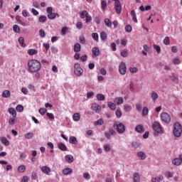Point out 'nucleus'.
Here are the masks:
<instances>
[{
  "label": "nucleus",
  "instance_id": "f257e3e1",
  "mask_svg": "<svg viewBox=\"0 0 182 182\" xmlns=\"http://www.w3.org/2000/svg\"><path fill=\"white\" fill-rule=\"evenodd\" d=\"M27 66L29 73H38V72L42 69V64H41V62L35 59L28 60Z\"/></svg>",
  "mask_w": 182,
  "mask_h": 182
},
{
  "label": "nucleus",
  "instance_id": "f03ea898",
  "mask_svg": "<svg viewBox=\"0 0 182 182\" xmlns=\"http://www.w3.org/2000/svg\"><path fill=\"white\" fill-rule=\"evenodd\" d=\"M173 134L175 137H180L181 136L182 133V128H181V124L178 122H176L173 124Z\"/></svg>",
  "mask_w": 182,
  "mask_h": 182
},
{
  "label": "nucleus",
  "instance_id": "7ed1b4c3",
  "mask_svg": "<svg viewBox=\"0 0 182 182\" xmlns=\"http://www.w3.org/2000/svg\"><path fill=\"white\" fill-rule=\"evenodd\" d=\"M74 73L76 76H82L83 75V69H82L79 63H76L74 65Z\"/></svg>",
  "mask_w": 182,
  "mask_h": 182
},
{
  "label": "nucleus",
  "instance_id": "20e7f679",
  "mask_svg": "<svg viewBox=\"0 0 182 182\" xmlns=\"http://www.w3.org/2000/svg\"><path fill=\"white\" fill-rule=\"evenodd\" d=\"M161 120H162L164 123L168 124L170 122H171V117L167 112H162L161 114Z\"/></svg>",
  "mask_w": 182,
  "mask_h": 182
},
{
  "label": "nucleus",
  "instance_id": "39448f33",
  "mask_svg": "<svg viewBox=\"0 0 182 182\" xmlns=\"http://www.w3.org/2000/svg\"><path fill=\"white\" fill-rule=\"evenodd\" d=\"M114 127H116L117 132L120 134H123L126 131V127H124L123 123L114 124Z\"/></svg>",
  "mask_w": 182,
  "mask_h": 182
},
{
  "label": "nucleus",
  "instance_id": "423d86ee",
  "mask_svg": "<svg viewBox=\"0 0 182 182\" xmlns=\"http://www.w3.org/2000/svg\"><path fill=\"white\" fill-rule=\"evenodd\" d=\"M152 127L154 130L159 134H161L163 130L161 129V124L159 122H154Z\"/></svg>",
  "mask_w": 182,
  "mask_h": 182
},
{
  "label": "nucleus",
  "instance_id": "0eeeda50",
  "mask_svg": "<svg viewBox=\"0 0 182 182\" xmlns=\"http://www.w3.org/2000/svg\"><path fill=\"white\" fill-rule=\"evenodd\" d=\"M127 70V68L126 67V63L122 62L119 67V72L121 75H126V72Z\"/></svg>",
  "mask_w": 182,
  "mask_h": 182
},
{
  "label": "nucleus",
  "instance_id": "6e6552de",
  "mask_svg": "<svg viewBox=\"0 0 182 182\" xmlns=\"http://www.w3.org/2000/svg\"><path fill=\"white\" fill-rule=\"evenodd\" d=\"M182 163V154L179 155V158H176L172 160V164L174 166H181Z\"/></svg>",
  "mask_w": 182,
  "mask_h": 182
},
{
  "label": "nucleus",
  "instance_id": "1a4fd4ad",
  "mask_svg": "<svg viewBox=\"0 0 182 182\" xmlns=\"http://www.w3.org/2000/svg\"><path fill=\"white\" fill-rule=\"evenodd\" d=\"M91 110H94L96 113H100V111L102 110V107L96 103H94L91 106Z\"/></svg>",
  "mask_w": 182,
  "mask_h": 182
},
{
  "label": "nucleus",
  "instance_id": "9d476101",
  "mask_svg": "<svg viewBox=\"0 0 182 182\" xmlns=\"http://www.w3.org/2000/svg\"><path fill=\"white\" fill-rule=\"evenodd\" d=\"M92 58H96L100 55V50L97 47H94L92 50Z\"/></svg>",
  "mask_w": 182,
  "mask_h": 182
},
{
  "label": "nucleus",
  "instance_id": "9b49d317",
  "mask_svg": "<svg viewBox=\"0 0 182 182\" xmlns=\"http://www.w3.org/2000/svg\"><path fill=\"white\" fill-rule=\"evenodd\" d=\"M123 97H117L114 99V102L117 105V106L120 105H123Z\"/></svg>",
  "mask_w": 182,
  "mask_h": 182
},
{
  "label": "nucleus",
  "instance_id": "f8f14e48",
  "mask_svg": "<svg viewBox=\"0 0 182 182\" xmlns=\"http://www.w3.org/2000/svg\"><path fill=\"white\" fill-rule=\"evenodd\" d=\"M41 171L44 173V174H48L49 176V173H50V168L49 166H43L41 167Z\"/></svg>",
  "mask_w": 182,
  "mask_h": 182
},
{
  "label": "nucleus",
  "instance_id": "ddd939ff",
  "mask_svg": "<svg viewBox=\"0 0 182 182\" xmlns=\"http://www.w3.org/2000/svg\"><path fill=\"white\" fill-rule=\"evenodd\" d=\"M72 173H73V170H72L70 168H64L63 170V173L65 176H68V174H72Z\"/></svg>",
  "mask_w": 182,
  "mask_h": 182
},
{
  "label": "nucleus",
  "instance_id": "4468645a",
  "mask_svg": "<svg viewBox=\"0 0 182 182\" xmlns=\"http://www.w3.org/2000/svg\"><path fill=\"white\" fill-rule=\"evenodd\" d=\"M133 180H134V182H140V175L139 174V173L137 172L134 173Z\"/></svg>",
  "mask_w": 182,
  "mask_h": 182
},
{
  "label": "nucleus",
  "instance_id": "2eb2a0df",
  "mask_svg": "<svg viewBox=\"0 0 182 182\" xmlns=\"http://www.w3.org/2000/svg\"><path fill=\"white\" fill-rule=\"evenodd\" d=\"M59 18V14L58 13H50L48 14V19H55L56 17Z\"/></svg>",
  "mask_w": 182,
  "mask_h": 182
},
{
  "label": "nucleus",
  "instance_id": "dca6fc26",
  "mask_svg": "<svg viewBox=\"0 0 182 182\" xmlns=\"http://www.w3.org/2000/svg\"><path fill=\"white\" fill-rule=\"evenodd\" d=\"M131 16L132 17V21L137 23V15L136 14V11L134 10L131 11Z\"/></svg>",
  "mask_w": 182,
  "mask_h": 182
},
{
  "label": "nucleus",
  "instance_id": "f3484780",
  "mask_svg": "<svg viewBox=\"0 0 182 182\" xmlns=\"http://www.w3.org/2000/svg\"><path fill=\"white\" fill-rule=\"evenodd\" d=\"M151 97L153 102H156V100L159 99V94H157V92H156L155 91H153L151 94Z\"/></svg>",
  "mask_w": 182,
  "mask_h": 182
},
{
  "label": "nucleus",
  "instance_id": "a211bd4d",
  "mask_svg": "<svg viewBox=\"0 0 182 182\" xmlns=\"http://www.w3.org/2000/svg\"><path fill=\"white\" fill-rule=\"evenodd\" d=\"M88 15L89 13L86 10H84L81 13H80V18H81V19H85V18L88 16Z\"/></svg>",
  "mask_w": 182,
  "mask_h": 182
},
{
  "label": "nucleus",
  "instance_id": "6ab92c4d",
  "mask_svg": "<svg viewBox=\"0 0 182 182\" xmlns=\"http://www.w3.org/2000/svg\"><path fill=\"white\" fill-rule=\"evenodd\" d=\"M164 178V177H163V175H160L159 177L152 178L151 182H160V181H162Z\"/></svg>",
  "mask_w": 182,
  "mask_h": 182
},
{
  "label": "nucleus",
  "instance_id": "aec40b11",
  "mask_svg": "<svg viewBox=\"0 0 182 182\" xmlns=\"http://www.w3.org/2000/svg\"><path fill=\"white\" fill-rule=\"evenodd\" d=\"M58 149L62 151H66L68 150V147H66V145L63 143L58 144Z\"/></svg>",
  "mask_w": 182,
  "mask_h": 182
},
{
  "label": "nucleus",
  "instance_id": "412c9836",
  "mask_svg": "<svg viewBox=\"0 0 182 182\" xmlns=\"http://www.w3.org/2000/svg\"><path fill=\"white\" fill-rule=\"evenodd\" d=\"M107 6V1L106 0H102L101 9H102L103 12H105V11H106Z\"/></svg>",
  "mask_w": 182,
  "mask_h": 182
},
{
  "label": "nucleus",
  "instance_id": "4be33fe9",
  "mask_svg": "<svg viewBox=\"0 0 182 182\" xmlns=\"http://www.w3.org/2000/svg\"><path fill=\"white\" fill-rule=\"evenodd\" d=\"M73 119L74 120V122H79V120H80V114L79 113H75L73 115Z\"/></svg>",
  "mask_w": 182,
  "mask_h": 182
},
{
  "label": "nucleus",
  "instance_id": "5701e85b",
  "mask_svg": "<svg viewBox=\"0 0 182 182\" xmlns=\"http://www.w3.org/2000/svg\"><path fill=\"white\" fill-rule=\"evenodd\" d=\"M2 97L8 98L11 97V92L9 90H4L2 93Z\"/></svg>",
  "mask_w": 182,
  "mask_h": 182
},
{
  "label": "nucleus",
  "instance_id": "b1692460",
  "mask_svg": "<svg viewBox=\"0 0 182 182\" xmlns=\"http://www.w3.org/2000/svg\"><path fill=\"white\" fill-rule=\"evenodd\" d=\"M0 140L4 146H9V141L6 137H1Z\"/></svg>",
  "mask_w": 182,
  "mask_h": 182
},
{
  "label": "nucleus",
  "instance_id": "393cba45",
  "mask_svg": "<svg viewBox=\"0 0 182 182\" xmlns=\"http://www.w3.org/2000/svg\"><path fill=\"white\" fill-rule=\"evenodd\" d=\"M69 143H71V144H77V139L75 136H70L69 139Z\"/></svg>",
  "mask_w": 182,
  "mask_h": 182
},
{
  "label": "nucleus",
  "instance_id": "a878e982",
  "mask_svg": "<svg viewBox=\"0 0 182 182\" xmlns=\"http://www.w3.org/2000/svg\"><path fill=\"white\" fill-rule=\"evenodd\" d=\"M18 42L21 48H25L26 46V44H25V39L23 38V37H20L18 38Z\"/></svg>",
  "mask_w": 182,
  "mask_h": 182
},
{
  "label": "nucleus",
  "instance_id": "bb28decb",
  "mask_svg": "<svg viewBox=\"0 0 182 182\" xmlns=\"http://www.w3.org/2000/svg\"><path fill=\"white\" fill-rule=\"evenodd\" d=\"M135 131L137 132V133H143V125L139 124L135 127Z\"/></svg>",
  "mask_w": 182,
  "mask_h": 182
},
{
  "label": "nucleus",
  "instance_id": "cd10ccee",
  "mask_svg": "<svg viewBox=\"0 0 182 182\" xmlns=\"http://www.w3.org/2000/svg\"><path fill=\"white\" fill-rule=\"evenodd\" d=\"M138 157H140L141 160H146V154L143 151H139L137 153Z\"/></svg>",
  "mask_w": 182,
  "mask_h": 182
},
{
  "label": "nucleus",
  "instance_id": "c85d7f7f",
  "mask_svg": "<svg viewBox=\"0 0 182 182\" xmlns=\"http://www.w3.org/2000/svg\"><path fill=\"white\" fill-rule=\"evenodd\" d=\"M100 39L102 41H106V39H107V34L106 33V32L102 31L100 33Z\"/></svg>",
  "mask_w": 182,
  "mask_h": 182
},
{
  "label": "nucleus",
  "instance_id": "c756f323",
  "mask_svg": "<svg viewBox=\"0 0 182 182\" xmlns=\"http://www.w3.org/2000/svg\"><path fill=\"white\" fill-rule=\"evenodd\" d=\"M65 160L68 163H73V156L72 155H66Z\"/></svg>",
  "mask_w": 182,
  "mask_h": 182
},
{
  "label": "nucleus",
  "instance_id": "7c9ffc66",
  "mask_svg": "<svg viewBox=\"0 0 182 182\" xmlns=\"http://www.w3.org/2000/svg\"><path fill=\"white\" fill-rule=\"evenodd\" d=\"M9 113L12 114L13 117H16V111L13 107L9 109Z\"/></svg>",
  "mask_w": 182,
  "mask_h": 182
},
{
  "label": "nucleus",
  "instance_id": "2f4dec72",
  "mask_svg": "<svg viewBox=\"0 0 182 182\" xmlns=\"http://www.w3.org/2000/svg\"><path fill=\"white\" fill-rule=\"evenodd\" d=\"M107 106L111 110H116V105H114V103L109 102H108Z\"/></svg>",
  "mask_w": 182,
  "mask_h": 182
},
{
  "label": "nucleus",
  "instance_id": "473e14b6",
  "mask_svg": "<svg viewBox=\"0 0 182 182\" xmlns=\"http://www.w3.org/2000/svg\"><path fill=\"white\" fill-rule=\"evenodd\" d=\"M91 36L94 41L99 42V34H97V33H92Z\"/></svg>",
  "mask_w": 182,
  "mask_h": 182
},
{
  "label": "nucleus",
  "instance_id": "72a5a7b5",
  "mask_svg": "<svg viewBox=\"0 0 182 182\" xmlns=\"http://www.w3.org/2000/svg\"><path fill=\"white\" fill-rule=\"evenodd\" d=\"M28 53L30 55V56H33V55H36L38 53V50L34 49H29L28 50Z\"/></svg>",
  "mask_w": 182,
  "mask_h": 182
},
{
  "label": "nucleus",
  "instance_id": "f704fd0d",
  "mask_svg": "<svg viewBox=\"0 0 182 182\" xmlns=\"http://www.w3.org/2000/svg\"><path fill=\"white\" fill-rule=\"evenodd\" d=\"M25 170H26V167H25V165H21L18 168V173H25Z\"/></svg>",
  "mask_w": 182,
  "mask_h": 182
},
{
  "label": "nucleus",
  "instance_id": "c9c22d12",
  "mask_svg": "<svg viewBox=\"0 0 182 182\" xmlns=\"http://www.w3.org/2000/svg\"><path fill=\"white\" fill-rule=\"evenodd\" d=\"M81 49V46H80V44L79 43H75V46H74V52H79Z\"/></svg>",
  "mask_w": 182,
  "mask_h": 182
},
{
  "label": "nucleus",
  "instance_id": "e433bc0d",
  "mask_svg": "<svg viewBox=\"0 0 182 182\" xmlns=\"http://www.w3.org/2000/svg\"><path fill=\"white\" fill-rule=\"evenodd\" d=\"M46 16H41L38 18V22H40V23H43V22H46Z\"/></svg>",
  "mask_w": 182,
  "mask_h": 182
},
{
  "label": "nucleus",
  "instance_id": "4c0bfd02",
  "mask_svg": "<svg viewBox=\"0 0 182 182\" xmlns=\"http://www.w3.org/2000/svg\"><path fill=\"white\" fill-rule=\"evenodd\" d=\"M104 122L103 119H100L95 122H94V125L95 126H102V124H103Z\"/></svg>",
  "mask_w": 182,
  "mask_h": 182
},
{
  "label": "nucleus",
  "instance_id": "58836bf2",
  "mask_svg": "<svg viewBox=\"0 0 182 182\" xmlns=\"http://www.w3.org/2000/svg\"><path fill=\"white\" fill-rule=\"evenodd\" d=\"M129 52L127 51V49H124L121 52V56H122V58H127Z\"/></svg>",
  "mask_w": 182,
  "mask_h": 182
},
{
  "label": "nucleus",
  "instance_id": "ea45409f",
  "mask_svg": "<svg viewBox=\"0 0 182 182\" xmlns=\"http://www.w3.org/2000/svg\"><path fill=\"white\" fill-rule=\"evenodd\" d=\"M124 110L125 112H132V106L127 105V104H125L124 105Z\"/></svg>",
  "mask_w": 182,
  "mask_h": 182
},
{
  "label": "nucleus",
  "instance_id": "a19ab883",
  "mask_svg": "<svg viewBox=\"0 0 182 182\" xmlns=\"http://www.w3.org/2000/svg\"><path fill=\"white\" fill-rule=\"evenodd\" d=\"M147 114H149V108L144 107L142 109V116H147Z\"/></svg>",
  "mask_w": 182,
  "mask_h": 182
},
{
  "label": "nucleus",
  "instance_id": "79ce46f5",
  "mask_svg": "<svg viewBox=\"0 0 182 182\" xmlns=\"http://www.w3.org/2000/svg\"><path fill=\"white\" fill-rule=\"evenodd\" d=\"M13 31H14L16 33H19V32H21V28H19V26L18 25H14L13 26Z\"/></svg>",
  "mask_w": 182,
  "mask_h": 182
},
{
  "label": "nucleus",
  "instance_id": "37998d69",
  "mask_svg": "<svg viewBox=\"0 0 182 182\" xmlns=\"http://www.w3.org/2000/svg\"><path fill=\"white\" fill-rule=\"evenodd\" d=\"M129 72H131V73H137L139 72V69L136 67H131L129 68Z\"/></svg>",
  "mask_w": 182,
  "mask_h": 182
},
{
  "label": "nucleus",
  "instance_id": "c03bdc74",
  "mask_svg": "<svg viewBox=\"0 0 182 182\" xmlns=\"http://www.w3.org/2000/svg\"><path fill=\"white\" fill-rule=\"evenodd\" d=\"M97 100L102 101V100H105V99L106 98L103 94H97Z\"/></svg>",
  "mask_w": 182,
  "mask_h": 182
},
{
  "label": "nucleus",
  "instance_id": "a18cd8bd",
  "mask_svg": "<svg viewBox=\"0 0 182 182\" xmlns=\"http://www.w3.org/2000/svg\"><path fill=\"white\" fill-rule=\"evenodd\" d=\"M170 79H171L172 82L174 83H178V77L174 76V75H171L169 76Z\"/></svg>",
  "mask_w": 182,
  "mask_h": 182
},
{
  "label": "nucleus",
  "instance_id": "49530a36",
  "mask_svg": "<svg viewBox=\"0 0 182 182\" xmlns=\"http://www.w3.org/2000/svg\"><path fill=\"white\" fill-rule=\"evenodd\" d=\"M111 149H112V147L110 146V144H106L104 145L105 151H110Z\"/></svg>",
  "mask_w": 182,
  "mask_h": 182
},
{
  "label": "nucleus",
  "instance_id": "de8ad7c7",
  "mask_svg": "<svg viewBox=\"0 0 182 182\" xmlns=\"http://www.w3.org/2000/svg\"><path fill=\"white\" fill-rule=\"evenodd\" d=\"M105 23L106 26H108L109 28H110V26H112V22H110V19H109V18L105 19Z\"/></svg>",
  "mask_w": 182,
  "mask_h": 182
},
{
  "label": "nucleus",
  "instance_id": "09e8293b",
  "mask_svg": "<svg viewBox=\"0 0 182 182\" xmlns=\"http://www.w3.org/2000/svg\"><path fill=\"white\" fill-rule=\"evenodd\" d=\"M154 49L156 50L157 53H160L161 52V48H160V46L156 44L154 45Z\"/></svg>",
  "mask_w": 182,
  "mask_h": 182
},
{
  "label": "nucleus",
  "instance_id": "8fccbe9b",
  "mask_svg": "<svg viewBox=\"0 0 182 182\" xmlns=\"http://www.w3.org/2000/svg\"><path fill=\"white\" fill-rule=\"evenodd\" d=\"M164 45L168 46L170 45V38L168 37H165V38L164 39Z\"/></svg>",
  "mask_w": 182,
  "mask_h": 182
},
{
  "label": "nucleus",
  "instance_id": "3c124183",
  "mask_svg": "<svg viewBox=\"0 0 182 182\" xmlns=\"http://www.w3.org/2000/svg\"><path fill=\"white\" fill-rule=\"evenodd\" d=\"M16 19L18 23H20V25H22V26H25V23L22 22V21L21 20V17H19V16H17Z\"/></svg>",
  "mask_w": 182,
  "mask_h": 182
},
{
  "label": "nucleus",
  "instance_id": "603ef678",
  "mask_svg": "<svg viewBox=\"0 0 182 182\" xmlns=\"http://www.w3.org/2000/svg\"><path fill=\"white\" fill-rule=\"evenodd\" d=\"M16 109L18 112H23V106H22L21 105H17V107H16Z\"/></svg>",
  "mask_w": 182,
  "mask_h": 182
},
{
  "label": "nucleus",
  "instance_id": "864d4df0",
  "mask_svg": "<svg viewBox=\"0 0 182 182\" xmlns=\"http://www.w3.org/2000/svg\"><path fill=\"white\" fill-rule=\"evenodd\" d=\"M92 22V16L89 15L85 17V23H89Z\"/></svg>",
  "mask_w": 182,
  "mask_h": 182
},
{
  "label": "nucleus",
  "instance_id": "5fc2aeb1",
  "mask_svg": "<svg viewBox=\"0 0 182 182\" xmlns=\"http://www.w3.org/2000/svg\"><path fill=\"white\" fill-rule=\"evenodd\" d=\"M32 137H33V133H32V132H28L25 134L26 139H32Z\"/></svg>",
  "mask_w": 182,
  "mask_h": 182
},
{
  "label": "nucleus",
  "instance_id": "6e6d98bb",
  "mask_svg": "<svg viewBox=\"0 0 182 182\" xmlns=\"http://www.w3.org/2000/svg\"><path fill=\"white\" fill-rule=\"evenodd\" d=\"M38 112H39L40 114L43 116L45 114V113H46V112H48V109H46L45 108H41Z\"/></svg>",
  "mask_w": 182,
  "mask_h": 182
},
{
  "label": "nucleus",
  "instance_id": "4d7b16f0",
  "mask_svg": "<svg viewBox=\"0 0 182 182\" xmlns=\"http://www.w3.org/2000/svg\"><path fill=\"white\" fill-rule=\"evenodd\" d=\"M76 28H77V29H82V28H83V23H82L81 21L77 22Z\"/></svg>",
  "mask_w": 182,
  "mask_h": 182
},
{
  "label": "nucleus",
  "instance_id": "13d9d810",
  "mask_svg": "<svg viewBox=\"0 0 182 182\" xmlns=\"http://www.w3.org/2000/svg\"><path fill=\"white\" fill-rule=\"evenodd\" d=\"M173 63L174 65H180L181 63V61L180 60L179 58H174L173 60Z\"/></svg>",
  "mask_w": 182,
  "mask_h": 182
},
{
  "label": "nucleus",
  "instance_id": "bf43d9fd",
  "mask_svg": "<svg viewBox=\"0 0 182 182\" xmlns=\"http://www.w3.org/2000/svg\"><path fill=\"white\" fill-rule=\"evenodd\" d=\"M39 35H40L41 38H45V36H46L45 30H43V29H40V31H39Z\"/></svg>",
  "mask_w": 182,
  "mask_h": 182
},
{
  "label": "nucleus",
  "instance_id": "052dcab7",
  "mask_svg": "<svg viewBox=\"0 0 182 182\" xmlns=\"http://www.w3.org/2000/svg\"><path fill=\"white\" fill-rule=\"evenodd\" d=\"M136 109L137 112H141V109H142L141 104L140 103L136 104Z\"/></svg>",
  "mask_w": 182,
  "mask_h": 182
},
{
  "label": "nucleus",
  "instance_id": "680f3d73",
  "mask_svg": "<svg viewBox=\"0 0 182 182\" xmlns=\"http://www.w3.org/2000/svg\"><path fill=\"white\" fill-rule=\"evenodd\" d=\"M125 31H126V32H128L129 33H130V32H132V26L127 25L125 26Z\"/></svg>",
  "mask_w": 182,
  "mask_h": 182
},
{
  "label": "nucleus",
  "instance_id": "e2e57ef3",
  "mask_svg": "<svg viewBox=\"0 0 182 182\" xmlns=\"http://www.w3.org/2000/svg\"><path fill=\"white\" fill-rule=\"evenodd\" d=\"M165 176H166V177L167 178H171V177H173V173H171V172H168H168H166Z\"/></svg>",
  "mask_w": 182,
  "mask_h": 182
},
{
  "label": "nucleus",
  "instance_id": "0e129e2a",
  "mask_svg": "<svg viewBox=\"0 0 182 182\" xmlns=\"http://www.w3.org/2000/svg\"><path fill=\"white\" fill-rule=\"evenodd\" d=\"M81 62H86V60H87V55H84L82 56H81L80 58Z\"/></svg>",
  "mask_w": 182,
  "mask_h": 182
},
{
  "label": "nucleus",
  "instance_id": "69168bd1",
  "mask_svg": "<svg viewBox=\"0 0 182 182\" xmlns=\"http://www.w3.org/2000/svg\"><path fill=\"white\" fill-rule=\"evenodd\" d=\"M115 114L117 116V117H118L119 119H120V117H122V111L117 109L115 112Z\"/></svg>",
  "mask_w": 182,
  "mask_h": 182
},
{
  "label": "nucleus",
  "instance_id": "338daca9",
  "mask_svg": "<svg viewBox=\"0 0 182 182\" xmlns=\"http://www.w3.org/2000/svg\"><path fill=\"white\" fill-rule=\"evenodd\" d=\"M68 31V27H63L61 30L62 35H66V31Z\"/></svg>",
  "mask_w": 182,
  "mask_h": 182
},
{
  "label": "nucleus",
  "instance_id": "774afa93",
  "mask_svg": "<svg viewBox=\"0 0 182 182\" xmlns=\"http://www.w3.org/2000/svg\"><path fill=\"white\" fill-rule=\"evenodd\" d=\"M9 124H11V126L15 124V119L14 118H10L9 119Z\"/></svg>",
  "mask_w": 182,
  "mask_h": 182
}]
</instances>
